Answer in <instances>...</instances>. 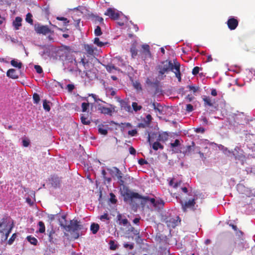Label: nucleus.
<instances>
[{
    "label": "nucleus",
    "instance_id": "f257e3e1",
    "mask_svg": "<svg viewBox=\"0 0 255 255\" xmlns=\"http://www.w3.org/2000/svg\"><path fill=\"white\" fill-rule=\"evenodd\" d=\"M124 197L125 201L132 203L134 198L140 199V204L142 207L145 206L148 201H150L155 208L162 209L164 206L165 202L159 197L149 198L148 196H143L137 192H121Z\"/></svg>",
    "mask_w": 255,
    "mask_h": 255
},
{
    "label": "nucleus",
    "instance_id": "f03ea898",
    "mask_svg": "<svg viewBox=\"0 0 255 255\" xmlns=\"http://www.w3.org/2000/svg\"><path fill=\"white\" fill-rule=\"evenodd\" d=\"M180 67V64L176 60H174L173 63L171 60H166L160 62L156 66V69L158 72V77L160 79H163L166 77L165 74L171 71L174 72L178 81L180 82L181 77Z\"/></svg>",
    "mask_w": 255,
    "mask_h": 255
},
{
    "label": "nucleus",
    "instance_id": "7ed1b4c3",
    "mask_svg": "<svg viewBox=\"0 0 255 255\" xmlns=\"http://www.w3.org/2000/svg\"><path fill=\"white\" fill-rule=\"evenodd\" d=\"M204 198L202 193L196 194V192H183V198L180 200L182 210L184 212H187L190 210L195 211L198 206L197 202L200 199V202Z\"/></svg>",
    "mask_w": 255,
    "mask_h": 255
},
{
    "label": "nucleus",
    "instance_id": "20e7f679",
    "mask_svg": "<svg viewBox=\"0 0 255 255\" xmlns=\"http://www.w3.org/2000/svg\"><path fill=\"white\" fill-rule=\"evenodd\" d=\"M108 170L114 178L118 180L120 191H130L128 185L130 184L132 178H131L128 175L123 176V173L119 168L116 167H113L111 168H108Z\"/></svg>",
    "mask_w": 255,
    "mask_h": 255
},
{
    "label": "nucleus",
    "instance_id": "39448f33",
    "mask_svg": "<svg viewBox=\"0 0 255 255\" xmlns=\"http://www.w3.org/2000/svg\"><path fill=\"white\" fill-rule=\"evenodd\" d=\"M61 218L62 220L60 221V225L61 227H63L67 232L75 233L82 229V225L80 224V222L78 221L77 220H71L70 224L67 225L66 216L63 215Z\"/></svg>",
    "mask_w": 255,
    "mask_h": 255
},
{
    "label": "nucleus",
    "instance_id": "423d86ee",
    "mask_svg": "<svg viewBox=\"0 0 255 255\" xmlns=\"http://www.w3.org/2000/svg\"><path fill=\"white\" fill-rule=\"evenodd\" d=\"M3 221L4 220L3 219ZM13 228V224L9 226L6 222L2 221L0 222V233L1 235V238L4 241L7 239L9 234L11 232V230Z\"/></svg>",
    "mask_w": 255,
    "mask_h": 255
},
{
    "label": "nucleus",
    "instance_id": "0eeeda50",
    "mask_svg": "<svg viewBox=\"0 0 255 255\" xmlns=\"http://www.w3.org/2000/svg\"><path fill=\"white\" fill-rule=\"evenodd\" d=\"M76 65L77 66L78 71L81 72L83 70V73L88 77L87 72L89 70V63L88 61L85 59V56L81 58L80 61L79 62L78 64L77 63Z\"/></svg>",
    "mask_w": 255,
    "mask_h": 255
},
{
    "label": "nucleus",
    "instance_id": "6e6552de",
    "mask_svg": "<svg viewBox=\"0 0 255 255\" xmlns=\"http://www.w3.org/2000/svg\"><path fill=\"white\" fill-rule=\"evenodd\" d=\"M34 28L35 32L39 34L46 35L49 33L54 32L53 31H51L47 25H43L38 23L34 24Z\"/></svg>",
    "mask_w": 255,
    "mask_h": 255
},
{
    "label": "nucleus",
    "instance_id": "1a4fd4ad",
    "mask_svg": "<svg viewBox=\"0 0 255 255\" xmlns=\"http://www.w3.org/2000/svg\"><path fill=\"white\" fill-rule=\"evenodd\" d=\"M227 24L228 25V28L231 30H235L239 24V21L237 18H235L233 17H230L227 22Z\"/></svg>",
    "mask_w": 255,
    "mask_h": 255
},
{
    "label": "nucleus",
    "instance_id": "9d476101",
    "mask_svg": "<svg viewBox=\"0 0 255 255\" xmlns=\"http://www.w3.org/2000/svg\"><path fill=\"white\" fill-rule=\"evenodd\" d=\"M105 15L109 16L112 19H117L119 17V14L112 8H108L105 12Z\"/></svg>",
    "mask_w": 255,
    "mask_h": 255
},
{
    "label": "nucleus",
    "instance_id": "9b49d317",
    "mask_svg": "<svg viewBox=\"0 0 255 255\" xmlns=\"http://www.w3.org/2000/svg\"><path fill=\"white\" fill-rule=\"evenodd\" d=\"M203 100L204 101L205 106H208L212 107L214 109V111L218 110V106L214 105L213 103H212V100L209 97L204 96L203 98Z\"/></svg>",
    "mask_w": 255,
    "mask_h": 255
},
{
    "label": "nucleus",
    "instance_id": "f8f14e48",
    "mask_svg": "<svg viewBox=\"0 0 255 255\" xmlns=\"http://www.w3.org/2000/svg\"><path fill=\"white\" fill-rule=\"evenodd\" d=\"M47 232L48 233V240L49 242L55 244L57 241V239L56 238L57 235L55 233V231L53 228H51L50 230L49 229L47 230Z\"/></svg>",
    "mask_w": 255,
    "mask_h": 255
},
{
    "label": "nucleus",
    "instance_id": "ddd939ff",
    "mask_svg": "<svg viewBox=\"0 0 255 255\" xmlns=\"http://www.w3.org/2000/svg\"><path fill=\"white\" fill-rule=\"evenodd\" d=\"M84 49L88 54V56H94L95 55V50H97L96 48H94L93 46L89 44H84Z\"/></svg>",
    "mask_w": 255,
    "mask_h": 255
},
{
    "label": "nucleus",
    "instance_id": "4468645a",
    "mask_svg": "<svg viewBox=\"0 0 255 255\" xmlns=\"http://www.w3.org/2000/svg\"><path fill=\"white\" fill-rule=\"evenodd\" d=\"M104 179V184L103 185V187H102V188H100V191H107L110 190L108 184H110L111 183L112 181L111 178L105 177Z\"/></svg>",
    "mask_w": 255,
    "mask_h": 255
},
{
    "label": "nucleus",
    "instance_id": "2eb2a0df",
    "mask_svg": "<svg viewBox=\"0 0 255 255\" xmlns=\"http://www.w3.org/2000/svg\"><path fill=\"white\" fill-rule=\"evenodd\" d=\"M50 180L52 185L55 187L59 186L61 182L60 178L55 175L51 176Z\"/></svg>",
    "mask_w": 255,
    "mask_h": 255
},
{
    "label": "nucleus",
    "instance_id": "dca6fc26",
    "mask_svg": "<svg viewBox=\"0 0 255 255\" xmlns=\"http://www.w3.org/2000/svg\"><path fill=\"white\" fill-rule=\"evenodd\" d=\"M6 76L11 79H17L18 75L16 73V71L14 69H10L6 72Z\"/></svg>",
    "mask_w": 255,
    "mask_h": 255
},
{
    "label": "nucleus",
    "instance_id": "f3484780",
    "mask_svg": "<svg viewBox=\"0 0 255 255\" xmlns=\"http://www.w3.org/2000/svg\"><path fill=\"white\" fill-rule=\"evenodd\" d=\"M143 49V52L144 53L145 57H151V53L150 51V47L149 45L145 44L141 46Z\"/></svg>",
    "mask_w": 255,
    "mask_h": 255
},
{
    "label": "nucleus",
    "instance_id": "a211bd4d",
    "mask_svg": "<svg viewBox=\"0 0 255 255\" xmlns=\"http://www.w3.org/2000/svg\"><path fill=\"white\" fill-rule=\"evenodd\" d=\"M168 136V134L166 132H162L158 134L157 140L164 142L167 140Z\"/></svg>",
    "mask_w": 255,
    "mask_h": 255
},
{
    "label": "nucleus",
    "instance_id": "6ab92c4d",
    "mask_svg": "<svg viewBox=\"0 0 255 255\" xmlns=\"http://www.w3.org/2000/svg\"><path fill=\"white\" fill-rule=\"evenodd\" d=\"M151 105L155 112H158L159 114L162 113L163 108L159 103L153 102L151 103Z\"/></svg>",
    "mask_w": 255,
    "mask_h": 255
},
{
    "label": "nucleus",
    "instance_id": "aec40b11",
    "mask_svg": "<svg viewBox=\"0 0 255 255\" xmlns=\"http://www.w3.org/2000/svg\"><path fill=\"white\" fill-rule=\"evenodd\" d=\"M196 148H198V147H195V144L194 141H192L191 145H187L186 147V149L184 151L185 154L189 155L191 152V150H194Z\"/></svg>",
    "mask_w": 255,
    "mask_h": 255
},
{
    "label": "nucleus",
    "instance_id": "412c9836",
    "mask_svg": "<svg viewBox=\"0 0 255 255\" xmlns=\"http://www.w3.org/2000/svg\"><path fill=\"white\" fill-rule=\"evenodd\" d=\"M22 18L20 17H16L15 20L13 21V25L16 30H18L19 27L21 26Z\"/></svg>",
    "mask_w": 255,
    "mask_h": 255
},
{
    "label": "nucleus",
    "instance_id": "4be33fe9",
    "mask_svg": "<svg viewBox=\"0 0 255 255\" xmlns=\"http://www.w3.org/2000/svg\"><path fill=\"white\" fill-rule=\"evenodd\" d=\"M100 110L101 113L104 114L105 115H108L112 116V113L113 112V110L105 107H102L100 108Z\"/></svg>",
    "mask_w": 255,
    "mask_h": 255
},
{
    "label": "nucleus",
    "instance_id": "5701e85b",
    "mask_svg": "<svg viewBox=\"0 0 255 255\" xmlns=\"http://www.w3.org/2000/svg\"><path fill=\"white\" fill-rule=\"evenodd\" d=\"M166 223L167 226L174 228L177 225V221L174 218H171L169 219H167Z\"/></svg>",
    "mask_w": 255,
    "mask_h": 255
},
{
    "label": "nucleus",
    "instance_id": "b1692460",
    "mask_svg": "<svg viewBox=\"0 0 255 255\" xmlns=\"http://www.w3.org/2000/svg\"><path fill=\"white\" fill-rule=\"evenodd\" d=\"M31 198L29 196L26 198V202L30 206L33 205L34 202L35 201V192H31V194L29 195Z\"/></svg>",
    "mask_w": 255,
    "mask_h": 255
},
{
    "label": "nucleus",
    "instance_id": "393cba45",
    "mask_svg": "<svg viewBox=\"0 0 255 255\" xmlns=\"http://www.w3.org/2000/svg\"><path fill=\"white\" fill-rule=\"evenodd\" d=\"M105 126L102 124L99 125L98 131L100 134L106 135L108 133V127L105 128Z\"/></svg>",
    "mask_w": 255,
    "mask_h": 255
},
{
    "label": "nucleus",
    "instance_id": "a878e982",
    "mask_svg": "<svg viewBox=\"0 0 255 255\" xmlns=\"http://www.w3.org/2000/svg\"><path fill=\"white\" fill-rule=\"evenodd\" d=\"M121 108L127 112L131 111L130 106L126 102L122 101L121 102Z\"/></svg>",
    "mask_w": 255,
    "mask_h": 255
},
{
    "label": "nucleus",
    "instance_id": "bb28decb",
    "mask_svg": "<svg viewBox=\"0 0 255 255\" xmlns=\"http://www.w3.org/2000/svg\"><path fill=\"white\" fill-rule=\"evenodd\" d=\"M160 141L156 140V141L153 142L152 144V148L154 150H157L158 149H163L164 146L162 145L160 142Z\"/></svg>",
    "mask_w": 255,
    "mask_h": 255
},
{
    "label": "nucleus",
    "instance_id": "cd10ccee",
    "mask_svg": "<svg viewBox=\"0 0 255 255\" xmlns=\"http://www.w3.org/2000/svg\"><path fill=\"white\" fill-rule=\"evenodd\" d=\"M99 225L96 223H92L90 227V230L93 234H96L99 230Z\"/></svg>",
    "mask_w": 255,
    "mask_h": 255
},
{
    "label": "nucleus",
    "instance_id": "c85d7f7f",
    "mask_svg": "<svg viewBox=\"0 0 255 255\" xmlns=\"http://www.w3.org/2000/svg\"><path fill=\"white\" fill-rule=\"evenodd\" d=\"M181 182L180 181H174V179L172 178L170 180L169 182V184L170 186H172L174 188H176L178 186H180L181 185Z\"/></svg>",
    "mask_w": 255,
    "mask_h": 255
},
{
    "label": "nucleus",
    "instance_id": "c756f323",
    "mask_svg": "<svg viewBox=\"0 0 255 255\" xmlns=\"http://www.w3.org/2000/svg\"><path fill=\"white\" fill-rule=\"evenodd\" d=\"M27 240L32 245L36 246L37 244V240L34 237L28 236L26 237Z\"/></svg>",
    "mask_w": 255,
    "mask_h": 255
},
{
    "label": "nucleus",
    "instance_id": "7c9ffc66",
    "mask_svg": "<svg viewBox=\"0 0 255 255\" xmlns=\"http://www.w3.org/2000/svg\"><path fill=\"white\" fill-rule=\"evenodd\" d=\"M130 52L131 53L132 58H135L137 55V50L136 48L135 45H133L131 46L130 49Z\"/></svg>",
    "mask_w": 255,
    "mask_h": 255
},
{
    "label": "nucleus",
    "instance_id": "2f4dec72",
    "mask_svg": "<svg viewBox=\"0 0 255 255\" xmlns=\"http://www.w3.org/2000/svg\"><path fill=\"white\" fill-rule=\"evenodd\" d=\"M103 66L105 67L107 71L110 73L112 72V71L113 70H118V68L116 67L115 66H114L112 64L103 65Z\"/></svg>",
    "mask_w": 255,
    "mask_h": 255
},
{
    "label": "nucleus",
    "instance_id": "473e14b6",
    "mask_svg": "<svg viewBox=\"0 0 255 255\" xmlns=\"http://www.w3.org/2000/svg\"><path fill=\"white\" fill-rule=\"evenodd\" d=\"M39 226L38 232L40 233H44L45 231V227L42 221H39L38 224Z\"/></svg>",
    "mask_w": 255,
    "mask_h": 255
},
{
    "label": "nucleus",
    "instance_id": "72a5a7b5",
    "mask_svg": "<svg viewBox=\"0 0 255 255\" xmlns=\"http://www.w3.org/2000/svg\"><path fill=\"white\" fill-rule=\"evenodd\" d=\"M11 65L14 67H17L18 69H20L22 67V63L18 62L15 59H13L10 61Z\"/></svg>",
    "mask_w": 255,
    "mask_h": 255
},
{
    "label": "nucleus",
    "instance_id": "f704fd0d",
    "mask_svg": "<svg viewBox=\"0 0 255 255\" xmlns=\"http://www.w3.org/2000/svg\"><path fill=\"white\" fill-rule=\"evenodd\" d=\"M94 43L96 45H97L98 46L102 47L103 46H104L105 44H107V43H104L103 42L100 41V39L98 37H95L94 38Z\"/></svg>",
    "mask_w": 255,
    "mask_h": 255
},
{
    "label": "nucleus",
    "instance_id": "c9c22d12",
    "mask_svg": "<svg viewBox=\"0 0 255 255\" xmlns=\"http://www.w3.org/2000/svg\"><path fill=\"white\" fill-rule=\"evenodd\" d=\"M110 198H109V202L112 204H116L117 202L116 196L113 192H110Z\"/></svg>",
    "mask_w": 255,
    "mask_h": 255
},
{
    "label": "nucleus",
    "instance_id": "e433bc0d",
    "mask_svg": "<svg viewBox=\"0 0 255 255\" xmlns=\"http://www.w3.org/2000/svg\"><path fill=\"white\" fill-rule=\"evenodd\" d=\"M133 110L135 112H137L138 111L142 109V107L141 106L138 105L137 103L136 102H133L131 105Z\"/></svg>",
    "mask_w": 255,
    "mask_h": 255
},
{
    "label": "nucleus",
    "instance_id": "4c0bfd02",
    "mask_svg": "<svg viewBox=\"0 0 255 255\" xmlns=\"http://www.w3.org/2000/svg\"><path fill=\"white\" fill-rule=\"evenodd\" d=\"M48 103H49V102H47L46 100H45L43 101V108L45 111H46L47 112H49L50 110V107Z\"/></svg>",
    "mask_w": 255,
    "mask_h": 255
},
{
    "label": "nucleus",
    "instance_id": "58836bf2",
    "mask_svg": "<svg viewBox=\"0 0 255 255\" xmlns=\"http://www.w3.org/2000/svg\"><path fill=\"white\" fill-rule=\"evenodd\" d=\"M133 87L137 91H141L142 87L140 83L138 81H135L133 83Z\"/></svg>",
    "mask_w": 255,
    "mask_h": 255
},
{
    "label": "nucleus",
    "instance_id": "ea45409f",
    "mask_svg": "<svg viewBox=\"0 0 255 255\" xmlns=\"http://www.w3.org/2000/svg\"><path fill=\"white\" fill-rule=\"evenodd\" d=\"M32 15L30 13H28L26 14L25 20L28 23L32 24H33V19H32Z\"/></svg>",
    "mask_w": 255,
    "mask_h": 255
},
{
    "label": "nucleus",
    "instance_id": "a19ab883",
    "mask_svg": "<svg viewBox=\"0 0 255 255\" xmlns=\"http://www.w3.org/2000/svg\"><path fill=\"white\" fill-rule=\"evenodd\" d=\"M33 100L34 101V103L38 104L40 101V97L37 93H34L33 95Z\"/></svg>",
    "mask_w": 255,
    "mask_h": 255
},
{
    "label": "nucleus",
    "instance_id": "79ce46f5",
    "mask_svg": "<svg viewBox=\"0 0 255 255\" xmlns=\"http://www.w3.org/2000/svg\"><path fill=\"white\" fill-rule=\"evenodd\" d=\"M81 121L82 123L85 125H89L91 123L90 121L88 120L87 118L84 116H82L81 117Z\"/></svg>",
    "mask_w": 255,
    "mask_h": 255
},
{
    "label": "nucleus",
    "instance_id": "37998d69",
    "mask_svg": "<svg viewBox=\"0 0 255 255\" xmlns=\"http://www.w3.org/2000/svg\"><path fill=\"white\" fill-rule=\"evenodd\" d=\"M95 34L96 36H100L102 34V32L101 31V27L99 26H97L96 29H95Z\"/></svg>",
    "mask_w": 255,
    "mask_h": 255
},
{
    "label": "nucleus",
    "instance_id": "c03bdc74",
    "mask_svg": "<svg viewBox=\"0 0 255 255\" xmlns=\"http://www.w3.org/2000/svg\"><path fill=\"white\" fill-rule=\"evenodd\" d=\"M109 245H110V248L111 250H115L117 248V246L115 244L114 241H110V243H109Z\"/></svg>",
    "mask_w": 255,
    "mask_h": 255
},
{
    "label": "nucleus",
    "instance_id": "a18cd8bd",
    "mask_svg": "<svg viewBox=\"0 0 255 255\" xmlns=\"http://www.w3.org/2000/svg\"><path fill=\"white\" fill-rule=\"evenodd\" d=\"M16 238V235L15 233L13 234L11 237L9 238V239L8 241V244L9 245H11L14 241L15 240V238Z\"/></svg>",
    "mask_w": 255,
    "mask_h": 255
},
{
    "label": "nucleus",
    "instance_id": "49530a36",
    "mask_svg": "<svg viewBox=\"0 0 255 255\" xmlns=\"http://www.w3.org/2000/svg\"><path fill=\"white\" fill-rule=\"evenodd\" d=\"M159 84V81L156 80L154 82H152L151 87L155 89H157L158 88Z\"/></svg>",
    "mask_w": 255,
    "mask_h": 255
},
{
    "label": "nucleus",
    "instance_id": "de8ad7c7",
    "mask_svg": "<svg viewBox=\"0 0 255 255\" xmlns=\"http://www.w3.org/2000/svg\"><path fill=\"white\" fill-rule=\"evenodd\" d=\"M89 106V104L88 103H83L82 104V111L84 112H86L88 109Z\"/></svg>",
    "mask_w": 255,
    "mask_h": 255
},
{
    "label": "nucleus",
    "instance_id": "09e8293b",
    "mask_svg": "<svg viewBox=\"0 0 255 255\" xmlns=\"http://www.w3.org/2000/svg\"><path fill=\"white\" fill-rule=\"evenodd\" d=\"M22 145L24 146V147H27L29 146V144H30V141H29V140L28 139H23L22 140Z\"/></svg>",
    "mask_w": 255,
    "mask_h": 255
},
{
    "label": "nucleus",
    "instance_id": "8fccbe9b",
    "mask_svg": "<svg viewBox=\"0 0 255 255\" xmlns=\"http://www.w3.org/2000/svg\"><path fill=\"white\" fill-rule=\"evenodd\" d=\"M34 69H35L36 72L38 74H41L43 72L42 68L39 65H35Z\"/></svg>",
    "mask_w": 255,
    "mask_h": 255
},
{
    "label": "nucleus",
    "instance_id": "3c124183",
    "mask_svg": "<svg viewBox=\"0 0 255 255\" xmlns=\"http://www.w3.org/2000/svg\"><path fill=\"white\" fill-rule=\"evenodd\" d=\"M100 219L101 220H103L104 219L109 220L110 217H109L108 213H106L100 217Z\"/></svg>",
    "mask_w": 255,
    "mask_h": 255
},
{
    "label": "nucleus",
    "instance_id": "603ef678",
    "mask_svg": "<svg viewBox=\"0 0 255 255\" xmlns=\"http://www.w3.org/2000/svg\"><path fill=\"white\" fill-rule=\"evenodd\" d=\"M180 144V141L178 139H176L174 142L170 143V145L172 147L178 146Z\"/></svg>",
    "mask_w": 255,
    "mask_h": 255
},
{
    "label": "nucleus",
    "instance_id": "864d4df0",
    "mask_svg": "<svg viewBox=\"0 0 255 255\" xmlns=\"http://www.w3.org/2000/svg\"><path fill=\"white\" fill-rule=\"evenodd\" d=\"M200 68L198 66H196L194 67V68L192 70V74L194 75H197L199 72Z\"/></svg>",
    "mask_w": 255,
    "mask_h": 255
},
{
    "label": "nucleus",
    "instance_id": "5fc2aeb1",
    "mask_svg": "<svg viewBox=\"0 0 255 255\" xmlns=\"http://www.w3.org/2000/svg\"><path fill=\"white\" fill-rule=\"evenodd\" d=\"M186 110L188 112H191L193 110V107L191 104H187L186 105Z\"/></svg>",
    "mask_w": 255,
    "mask_h": 255
},
{
    "label": "nucleus",
    "instance_id": "6e6d98bb",
    "mask_svg": "<svg viewBox=\"0 0 255 255\" xmlns=\"http://www.w3.org/2000/svg\"><path fill=\"white\" fill-rule=\"evenodd\" d=\"M124 247L125 248H129L130 250H132L133 249L134 246L133 244H129L128 243H125L124 244Z\"/></svg>",
    "mask_w": 255,
    "mask_h": 255
},
{
    "label": "nucleus",
    "instance_id": "4d7b16f0",
    "mask_svg": "<svg viewBox=\"0 0 255 255\" xmlns=\"http://www.w3.org/2000/svg\"><path fill=\"white\" fill-rule=\"evenodd\" d=\"M128 134L131 136H134L137 134V130L135 129L129 130Z\"/></svg>",
    "mask_w": 255,
    "mask_h": 255
},
{
    "label": "nucleus",
    "instance_id": "13d9d810",
    "mask_svg": "<svg viewBox=\"0 0 255 255\" xmlns=\"http://www.w3.org/2000/svg\"><path fill=\"white\" fill-rule=\"evenodd\" d=\"M251 192H249V195H247V194H245V193H244V192H242V193H240V194H241V195H240V197L241 198H244L245 197V196H246V197H251V196H252V195H251Z\"/></svg>",
    "mask_w": 255,
    "mask_h": 255
},
{
    "label": "nucleus",
    "instance_id": "bf43d9fd",
    "mask_svg": "<svg viewBox=\"0 0 255 255\" xmlns=\"http://www.w3.org/2000/svg\"><path fill=\"white\" fill-rule=\"evenodd\" d=\"M138 162L140 165H143L147 163V161L143 158L139 159L138 161Z\"/></svg>",
    "mask_w": 255,
    "mask_h": 255
},
{
    "label": "nucleus",
    "instance_id": "052dcab7",
    "mask_svg": "<svg viewBox=\"0 0 255 255\" xmlns=\"http://www.w3.org/2000/svg\"><path fill=\"white\" fill-rule=\"evenodd\" d=\"M234 155L235 156V158L236 160H243V159L245 157V156L242 154L241 155H236L235 153H234Z\"/></svg>",
    "mask_w": 255,
    "mask_h": 255
},
{
    "label": "nucleus",
    "instance_id": "680f3d73",
    "mask_svg": "<svg viewBox=\"0 0 255 255\" xmlns=\"http://www.w3.org/2000/svg\"><path fill=\"white\" fill-rule=\"evenodd\" d=\"M188 88L190 91H192L194 93H195L198 90V88H196L193 86H188Z\"/></svg>",
    "mask_w": 255,
    "mask_h": 255
},
{
    "label": "nucleus",
    "instance_id": "e2e57ef3",
    "mask_svg": "<svg viewBox=\"0 0 255 255\" xmlns=\"http://www.w3.org/2000/svg\"><path fill=\"white\" fill-rule=\"evenodd\" d=\"M129 153L132 155H135L136 153V150L132 146H130L129 148Z\"/></svg>",
    "mask_w": 255,
    "mask_h": 255
},
{
    "label": "nucleus",
    "instance_id": "0e129e2a",
    "mask_svg": "<svg viewBox=\"0 0 255 255\" xmlns=\"http://www.w3.org/2000/svg\"><path fill=\"white\" fill-rule=\"evenodd\" d=\"M57 19L58 20H60V21H66V23H69V20H68L67 19V18H65V17H57Z\"/></svg>",
    "mask_w": 255,
    "mask_h": 255
},
{
    "label": "nucleus",
    "instance_id": "69168bd1",
    "mask_svg": "<svg viewBox=\"0 0 255 255\" xmlns=\"http://www.w3.org/2000/svg\"><path fill=\"white\" fill-rule=\"evenodd\" d=\"M128 220L127 219L125 218V219H122L121 222H120V223L121 224L122 223L124 226H126L128 224Z\"/></svg>",
    "mask_w": 255,
    "mask_h": 255
},
{
    "label": "nucleus",
    "instance_id": "338daca9",
    "mask_svg": "<svg viewBox=\"0 0 255 255\" xmlns=\"http://www.w3.org/2000/svg\"><path fill=\"white\" fill-rule=\"evenodd\" d=\"M67 87L69 91H72L74 89V86L72 84L67 85Z\"/></svg>",
    "mask_w": 255,
    "mask_h": 255
},
{
    "label": "nucleus",
    "instance_id": "774afa93",
    "mask_svg": "<svg viewBox=\"0 0 255 255\" xmlns=\"http://www.w3.org/2000/svg\"><path fill=\"white\" fill-rule=\"evenodd\" d=\"M96 20L100 22V23H103L104 19L102 17L99 16H96Z\"/></svg>",
    "mask_w": 255,
    "mask_h": 255
}]
</instances>
